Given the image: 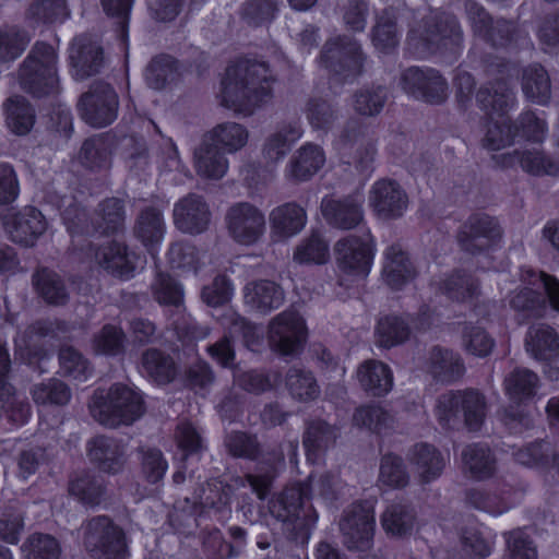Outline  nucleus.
Listing matches in <instances>:
<instances>
[{
	"instance_id": "f257e3e1",
	"label": "nucleus",
	"mask_w": 559,
	"mask_h": 559,
	"mask_svg": "<svg viewBox=\"0 0 559 559\" xmlns=\"http://www.w3.org/2000/svg\"><path fill=\"white\" fill-rule=\"evenodd\" d=\"M272 75L263 62L241 60L226 70L222 103L242 115H250L271 94Z\"/></svg>"
},
{
	"instance_id": "f03ea898",
	"label": "nucleus",
	"mask_w": 559,
	"mask_h": 559,
	"mask_svg": "<svg viewBox=\"0 0 559 559\" xmlns=\"http://www.w3.org/2000/svg\"><path fill=\"white\" fill-rule=\"evenodd\" d=\"M477 102L484 110L491 109L484 145L492 151L509 145L516 133L512 132L509 118L504 115V111L514 103V94L508 84L497 82L495 85L480 88L477 93Z\"/></svg>"
},
{
	"instance_id": "7ed1b4c3",
	"label": "nucleus",
	"mask_w": 559,
	"mask_h": 559,
	"mask_svg": "<svg viewBox=\"0 0 559 559\" xmlns=\"http://www.w3.org/2000/svg\"><path fill=\"white\" fill-rule=\"evenodd\" d=\"M340 285L349 287L364 281L370 273L374 258V242L369 233L349 235L334 246Z\"/></svg>"
},
{
	"instance_id": "20e7f679",
	"label": "nucleus",
	"mask_w": 559,
	"mask_h": 559,
	"mask_svg": "<svg viewBox=\"0 0 559 559\" xmlns=\"http://www.w3.org/2000/svg\"><path fill=\"white\" fill-rule=\"evenodd\" d=\"M484 396L474 390L448 392L440 395L435 407V416L443 427H452L464 416L469 430H478L485 419Z\"/></svg>"
},
{
	"instance_id": "39448f33",
	"label": "nucleus",
	"mask_w": 559,
	"mask_h": 559,
	"mask_svg": "<svg viewBox=\"0 0 559 559\" xmlns=\"http://www.w3.org/2000/svg\"><path fill=\"white\" fill-rule=\"evenodd\" d=\"M92 413L95 419L107 427L130 425L143 415V399L134 389L115 384L103 402L93 405Z\"/></svg>"
},
{
	"instance_id": "423d86ee",
	"label": "nucleus",
	"mask_w": 559,
	"mask_h": 559,
	"mask_svg": "<svg viewBox=\"0 0 559 559\" xmlns=\"http://www.w3.org/2000/svg\"><path fill=\"white\" fill-rule=\"evenodd\" d=\"M55 49L47 44H36L20 70V84L36 95H48L58 88Z\"/></svg>"
},
{
	"instance_id": "0eeeda50",
	"label": "nucleus",
	"mask_w": 559,
	"mask_h": 559,
	"mask_svg": "<svg viewBox=\"0 0 559 559\" xmlns=\"http://www.w3.org/2000/svg\"><path fill=\"white\" fill-rule=\"evenodd\" d=\"M525 286L514 296H509V305L515 310H533L537 314L545 308L546 297L554 309L559 311V281L544 272L527 270L523 274Z\"/></svg>"
},
{
	"instance_id": "6e6552de",
	"label": "nucleus",
	"mask_w": 559,
	"mask_h": 559,
	"mask_svg": "<svg viewBox=\"0 0 559 559\" xmlns=\"http://www.w3.org/2000/svg\"><path fill=\"white\" fill-rule=\"evenodd\" d=\"M267 338L274 352L282 355H295L302 348L306 342V322L294 310L283 311L271 320Z\"/></svg>"
},
{
	"instance_id": "1a4fd4ad",
	"label": "nucleus",
	"mask_w": 559,
	"mask_h": 559,
	"mask_svg": "<svg viewBox=\"0 0 559 559\" xmlns=\"http://www.w3.org/2000/svg\"><path fill=\"white\" fill-rule=\"evenodd\" d=\"M229 236L238 243L250 246L259 241L265 231V216L248 202L231 205L225 216Z\"/></svg>"
},
{
	"instance_id": "9d476101",
	"label": "nucleus",
	"mask_w": 559,
	"mask_h": 559,
	"mask_svg": "<svg viewBox=\"0 0 559 559\" xmlns=\"http://www.w3.org/2000/svg\"><path fill=\"white\" fill-rule=\"evenodd\" d=\"M118 96L105 83L94 84L79 102V111L82 119L92 127L103 128L117 118Z\"/></svg>"
},
{
	"instance_id": "9b49d317",
	"label": "nucleus",
	"mask_w": 559,
	"mask_h": 559,
	"mask_svg": "<svg viewBox=\"0 0 559 559\" xmlns=\"http://www.w3.org/2000/svg\"><path fill=\"white\" fill-rule=\"evenodd\" d=\"M374 525L373 504L365 501L352 506L345 512L340 526L349 549L366 550L371 546Z\"/></svg>"
},
{
	"instance_id": "f8f14e48",
	"label": "nucleus",
	"mask_w": 559,
	"mask_h": 559,
	"mask_svg": "<svg viewBox=\"0 0 559 559\" xmlns=\"http://www.w3.org/2000/svg\"><path fill=\"white\" fill-rule=\"evenodd\" d=\"M362 55L358 44L350 38H337L325 44L320 62L325 69L344 79L361 72Z\"/></svg>"
},
{
	"instance_id": "ddd939ff",
	"label": "nucleus",
	"mask_w": 559,
	"mask_h": 559,
	"mask_svg": "<svg viewBox=\"0 0 559 559\" xmlns=\"http://www.w3.org/2000/svg\"><path fill=\"white\" fill-rule=\"evenodd\" d=\"M3 227L12 241L32 247L47 230V222L37 209L26 206L17 212H8L3 216Z\"/></svg>"
},
{
	"instance_id": "4468645a",
	"label": "nucleus",
	"mask_w": 559,
	"mask_h": 559,
	"mask_svg": "<svg viewBox=\"0 0 559 559\" xmlns=\"http://www.w3.org/2000/svg\"><path fill=\"white\" fill-rule=\"evenodd\" d=\"M85 544L90 551H100L107 559H119L126 551L122 531L105 516L88 523Z\"/></svg>"
},
{
	"instance_id": "2eb2a0df",
	"label": "nucleus",
	"mask_w": 559,
	"mask_h": 559,
	"mask_svg": "<svg viewBox=\"0 0 559 559\" xmlns=\"http://www.w3.org/2000/svg\"><path fill=\"white\" fill-rule=\"evenodd\" d=\"M401 84L407 94L427 103L440 104L448 96L445 81L432 69L409 68L403 72Z\"/></svg>"
},
{
	"instance_id": "dca6fc26",
	"label": "nucleus",
	"mask_w": 559,
	"mask_h": 559,
	"mask_svg": "<svg viewBox=\"0 0 559 559\" xmlns=\"http://www.w3.org/2000/svg\"><path fill=\"white\" fill-rule=\"evenodd\" d=\"M96 263L111 275L129 280L142 267L144 260L123 243L109 242L99 247L95 253Z\"/></svg>"
},
{
	"instance_id": "f3484780",
	"label": "nucleus",
	"mask_w": 559,
	"mask_h": 559,
	"mask_svg": "<svg viewBox=\"0 0 559 559\" xmlns=\"http://www.w3.org/2000/svg\"><path fill=\"white\" fill-rule=\"evenodd\" d=\"M369 205L381 217L393 218L403 215L408 199L401 186L390 179L376 181L368 197Z\"/></svg>"
},
{
	"instance_id": "a211bd4d",
	"label": "nucleus",
	"mask_w": 559,
	"mask_h": 559,
	"mask_svg": "<svg viewBox=\"0 0 559 559\" xmlns=\"http://www.w3.org/2000/svg\"><path fill=\"white\" fill-rule=\"evenodd\" d=\"M306 210L295 202L274 207L269 215L270 236L273 241H287L301 233L307 224Z\"/></svg>"
},
{
	"instance_id": "6ab92c4d",
	"label": "nucleus",
	"mask_w": 559,
	"mask_h": 559,
	"mask_svg": "<svg viewBox=\"0 0 559 559\" xmlns=\"http://www.w3.org/2000/svg\"><path fill=\"white\" fill-rule=\"evenodd\" d=\"M210 218L209 206L198 195H188L175 204L174 222L177 228L183 233H203L210 224Z\"/></svg>"
},
{
	"instance_id": "aec40b11",
	"label": "nucleus",
	"mask_w": 559,
	"mask_h": 559,
	"mask_svg": "<svg viewBox=\"0 0 559 559\" xmlns=\"http://www.w3.org/2000/svg\"><path fill=\"white\" fill-rule=\"evenodd\" d=\"M86 450L90 461L105 473L117 474L124 466V447L112 438L97 436L87 442Z\"/></svg>"
},
{
	"instance_id": "412c9836",
	"label": "nucleus",
	"mask_w": 559,
	"mask_h": 559,
	"mask_svg": "<svg viewBox=\"0 0 559 559\" xmlns=\"http://www.w3.org/2000/svg\"><path fill=\"white\" fill-rule=\"evenodd\" d=\"M69 59L74 79L84 80L98 71L103 53L96 41L87 36H79L70 46Z\"/></svg>"
},
{
	"instance_id": "4be33fe9",
	"label": "nucleus",
	"mask_w": 559,
	"mask_h": 559,
	"mask_svg": "<svg viewBox=\"0 0 559 559\" xmlns=\"http://www.w3.org/2000/svg\"><path fill=\"white\" fill-rule=\"evenodd\" d=\"M361 206V198H347L343 201L324 198L321 202V212L330 225L340 229H350L362 222Z\"/></svg>"
},
{
	"instance_id": "5701e85b",
	"label": "nucleus",
	"mask_w": 559,
	"mask_h": 559,
	"mask_svg": "<svg viewBox=\"0 0 559 559\" xmlns=\"http://www.w3.org/2000/svg\"><path fill=\"white\" fill-rule=\"evenodd\" d=\"M9 367V355L0 345V417L5 416L13 424L23 425L28 420L31 409L14 395L13 388L4 381Z\"/></svg>"
},
{
	"instance_id": "b1692460",
	"label": "nucleus",
	"mask_w": 559,
	"mask_h": 559,
	"mask_svg": "<svg viewBox=\"0 0 559 559\" xmlns=\"http://www.w3.org/2000/svg\"><path fill=\"white\" fill-rule=\"evenodd\" d=\"M500 239V228L490 217H475L469 221L459 236L466 251L489 249Z\"/></svg>"
},
{
	"instance_id": "393cba45",
	"label": "nucleus",
	"mask_w": 559,
	"mask_h": 559,
	"mask_svg": "<svg viewBox=\"0 0 559 559\" xmlns=\"http://www.w3.org/2000/svg\"><path fill=\"white\" fill-rule=\"evenodd\" d=\"M540 385L538 374L527 368H515L503 381L506 395L516 405L535 400Z\"/></svg>"
},
{
	"instance_id": "a878e982",
	"label": "nucleus",
	"mask_w": 559,
	"mask_h": 559,
	"mask_svg": "<svg viewBox=\"0 0 559 559\" xmlns=\"http://www.w3.org/2000/svg\"><path fill=\"white\" fill-rule=\"evenodd\" d=\"M525 349L536 360L550 362L559 355V337L546 324H534L525 338Z\"/></svg>"
},
{
	"instance_id": "bb28decb",
	"label": "nucleus",
	"mask_w": 559,
	"mask_h": 559,
	"mask_svg": "<svg viewBox=\"0 0 559 559\" xmlns=\"http://www.w3.org/2000/svg\"><path fill=\"white\" fill-rule=\"evenodd\" d=\"M243 299L250 308L266 313L282 306L284 292L271 281L251 282L243 288Z\"/></svg>"
},
{
	"instance_id": "cd10ccee",
	"label": "nucleus",
	"mask_w": 559,
	"mask_h": 559,
	"mask_svg": "<svg viewBox=\"0 0 559 559\" xmlns=\"http://www.w3.org/2000/svg\"><path fill=\"white\" fill-rule=\"evenodd\" d=\"M70 17L66 0H29L26 21L34 27L61 24Z\"/></svg>"
},
{
	"instance_id": "c85d7f7f",
	"label": "nucleus",
	"mask_w": 559,
	"mask_h": 559,
	"mask_svg": "<svg viewBox=\"0 0 559 559\" xmlns=\"http://www.w3.org/2000/svg\"><path fill=\"white\" fill-rule=\"evenodd\" d=\"M409 461L415 474L423 483L438 478L445 465L442 454L427 443L416 444L409 454Z\"/></svg>"
},
{
	"instance_id": "c756f323",
	"label": "nucleus",
	"mask_w": 559,
	"mask_h": 559,
	"mask_svg": "<svg viewBox=\"0 0 559 559\" xmlns=\"http://www.w3.org/2000/svg\"><path fill=\"white\" fill-rule=\"evenodd\" d=\"M325 163V154L319 145L305 144L287 166V177L306 181L317 174Z\"/></svg>"
},
{
	"instance_id": "7c9ffc66",
	"label": "nucleus",
	"mask_w": 559,
	"mask_h": 559,
	"mask_svg": "<svg viewBox=\"0 0 559 559\" xmlns=\"http://www.w3.org/2000/svg\"><path fill=\"white\" fill-rule=\"evenodd\" d=\"M357 378L361 386L371 394H388L393 386V374L388 365L378 360H367L357 369Z\"/></svg>"
},
{
	"instance_id": "2f4dec72",
	"label": "nucleus",
	"mask_w": 559,
	"mask_h": 559,
	"mask_svg": "<svg viewBox=\"0 0 559 559\" xmlns=\"http://www.w3.org/2000/svg\"><path fill=\"white\" fill-rule=\"evenodd\" d=\"M194 166L201 177L219 179L228 169V160L205 136L194 151Z\"/></svg>"
},
{
	"instance_id": "473e14b6",
	"label": "nucleus",
	"mask_w": 559,
	"mask_h": 559,
	"mask_svg": "<svg viewBox=\"0 0 559 559\" xmlns=\"http://www.w3.org/2000/svg\"><path fill=\"white\" fill-rule=\"evenodd\" d=\"M134 234L154 257L156 247L160 245L165 235L162 213L155 207H147L141 212L135 223Z\"/></svg>"
},
{
	"instance_id": "72a5a7b5",
	"label": "nucleus",
	"mask_w": 559,
	"mask_h": 559,
	"mask_svg": "<svg viewBox=\"0 0 559 559\" xmlns=\"http://www.w3.org/2000/svg\"><path fill=\"white\" fill-rule=\"evenodd\" d=\"M414 275L406 253L399 245L390 246L384 252L382 276L392 288H400Z\"/></svg>"
},
{
	"instance_id": "f704fd0d",
	"label": "nucleus",
	"mask_w": 559,
	"mask_h": 559,
	"mask_svg": "<svg viewBox=\"0 0 559 559\" xmlns=\"http://www.w3.org/2000/svg\"><path fill=\"white\" fill-rule=\"evenodd\" d=\"M462 461L464 468L478 480L491 477L497 469L490 449L481 444L466 447L462 452Z\"/></svg>"
},
{
	"instance_id": "c9c22d12",
	"label": "nucleus",
	"mask_w": 559,
	"mask_h": 559,
	"mask_svg": "<svg viewBox=\"0 0 559 559\" xmlns=\"http://www.w3.org/2000/svg\"><path fill=\"white\" fill-rule=\"evenodd\" d=\"M308 498V487L297 484L286 488L274 501L270 510L272 514L283 522L299 516L305 500Z\"/></svg>"
},
{
	"instance_id": "e433bc0d",
	"label": "nucleus",
	"mask_w": 559,
	"mask_h": 559,
	"mask_svg": "<svg viewBox=\"0 0 559 559\" xmlns=\"http://www.w3.org/2000/svg\"><path fill=\"white\" fill-rule=\"evenodd\" d=\"M302 135L301 127L298 122L282 126L272 133L264 144L263 155L270 163L281 160L289 151L290 145Z\"/></svg>"
},
{
	"instance_id": "4c0bfd02",
	"label": "nucleus",
	"mask_w": 559,
	"mask_h": 559,
	"mask_svg": "<svg viewBox=\"0 0 559 559\" xmlns=\"http://www.w3.org/2000/svg\"><path fill=\"white\" fill-rule=\"evenodd\" d=\"M139 370L144 377L159 384L170 382L176 373L171 358L157 349L143 353Z\"/></svg>"
},
{
	"instance_id": "58836bf2",
	"label": "nucleus",
	"mask_w": 559,
	"mask_h": 559,
	"mask_svg": "<svg viewBox=\"0 0 559 559\" xmlns=\"http://www.w3.org/2000/svg\"><path fill=\"white\" fill-rule=\"evenodd\" d=\"M428 371L438 380L450 382L464 371V365L459 355L451 350L433 348L430 352Z\"/></svg>"
},
{
	"instance_id": "ea45409f",
	"label": "nucleus",
	"mask_w": 559,
	"mask_h": 559,
	"mask_svg": "<svg viewBox=\"0 0 559 559\" xmlns=\"http://www.w3.org/2000/svg\"><path fill=\"white\" fill-rule=\"evenodd\" d=\"M205 138L214 145H219L226 153H236L246 146L249 132L239 123L225 122L216 126Z\"/></svg>"
},
{
	"instance_id": "a19ab883",
	"label": "nucleus",
	"mask_w": 559,
	"mask_h": 559,
	"mask_svg": "<svg viewBox=\"0 0 559 559\" xmlns=\"http://www.w3.org/2000/svg\"><path fill=\"white\" fill-rule=\"evenodd\" d=\"M516 163L521 167L533 175H557L559 173V165L546 160L539 151L536 148L525 150L521 155L515 152L513 155H502L501 165L504 167L514 166Z\"/></svg>"
},
{
	"instance_id": "79ce46f5",
	"label": "nucleus",
	"mask_w": 559,
	"mask_h": 559,
	"mask_svg": "<svg viewBox=\"0 0 559 559\" xmlns=\"http://www.w3.org/2000/svg\"><path fill=\"white\" fill-rule=\"evenodd\" d=\"M469 20L476 33L488 37L493 45H504L508 38L500 34L511 32L512 24L509 22H498L497 26H492L491 20L481 7L476 3H471L467 8Z\"/></svg>"
},
{
	"instance_id": "37998d69",
	"label": "nucleus",
	"mask_w": 559,
	"mask_h": 559,
	"mask_svg": "<svg viewBox=\"0 0 559 559\" xmlns=\"http://www.w3.org/2000/svg\"><path fill=\"white\" fill-rule=\"evenodd\" d=\"M329 258V245L318 233L301 240L293 255V260L299 264H324Z\"/></svg>"
},
{
	"instance_id": "c03bdc74",
	"label": "nucleus",
	"mask_w": 559,
	"mask_h": 559,
	"mask_svg": "<svg viewBox=\"0 0 559 559\" xmlns=\"http://www.w3.org/2000/svg\"><path fill=\"white\" fill-rule=\"evenodd\" d=\"M5 112L7 124L13 133L23 135L33 128L35 116L23 97H11L7 103Z\"/></svg>"
},
{
	"instance_id": "a18cd8bd",
	"label": "nucleus",
	"mask_w": 559,
	"mask_h": 559,
	"mask_svg": "<svg viewBox=\"0 0 559 559\" xmlns=\"http://www.w3.org/2000/svg\"><path fill=\"white\" fill-rule=\"evenodd\" d=\"M523 92L527 98L537 104H546L550 97V82L540 66L528 67L523 75Z\"/></svg>"
},
{
	"instance_id": "49530a36",
	"label": "nucleus",
	"mask_w": 559,
	"mask_h": 559,
	"mask_svg": "<svg viewBox=\"0 0 559 559\" xmlns=\"http://www.w3.org/2000/svg\"><path fill=\"white\" fill-rule=\"evenodd\" d=\"M409 326L397 316H386L379 320L376 336L380 346L392 347L407 340Z\"/></svg>"
},
{
	"instance_id": "de8ad7c7",
	"label": "nucleus",
	"mask_w": 559,
	"mask_h": 559,
	"mask_svg": "<svg viewBox=\"0 0 559 559\" xmlns=\"http://www.w3.org/2000/svg\"><path fill=\"white\" fill-rule=\"evenodd\" d=\"M34 285L41 297L49 304H63L68 297L59 275L48 269H41L34 275Z\"/></svg>"
},
{
	"instance_id": "09e8293b",
	"label": "nucleus",
	"mask_w": 559,
	"mask_h": 559,
	"mask_svg": "<svg viewBox=\"0 0 559 559\" xmlns=\"http://www.w3.org/2000/svg\"><path fill=\"white\" fill-rule=\"evenodd\" d=\"M154 299L160 305L180 307L183 302V288L170 275L158 272L151 284Z\"/></svg>"
},
{
	"instance_id": "8fccbe9b",
	"label": "nucleus",
	"mask_w": 559,
	"mask_h": 559,
	"mask_svg": "<svg viewBox=\"0 0 559 559\" xmlns=\"http://www.w3.org/2000/svg\"><path fill=\"white\" fill-rule=\"evenodd\" d=\"M124 334L112 324L104 325L93 337L91 347L97 355L117 356L122 353Z\"/></svg>"
},
{
	"instance_id": "3c124183",
	"label": "nucleus",
	"mask_w": 559,
	"mask_h": 559,
	"mask_svg": "<svg viewBox=\"0 0 559 559\" xmlns=\"http://www.w3.org/2000/svg\"><path fill=\"white\" fill-rule=\"evenodd\" d=\"M60 374L75 382H84L92 374L88 361L75 349L67 347L59 355Z\"/></svg>"
},
{
	"instance_id": "603ef678",
	"label": "nucleus",
	"mask_w": 559,
	"mask_h": 559,
	"mask_svg": "<svg viewBox=\"0 0 559 559\" xmlns=\"http://www.w3.org/2000/svg\"><path fill=\"white\" fill-rule=\"evenodd\" d=\"M69 492L85 504H97L104 493V487L98 478L84 472L70 480Z\"/></svg>"
},
{
	"instance_id": "864d4df0",
	"label": "nucleus",
	"mask_w": 559,
	"mask_h": 559,
	"mask_svg": "<svg viewBox=\"0 0 559 559\" xmlns=\"http://www.w3.org/2000/svg\"><path fill=\"white\" fill-rule=\"evenodd\" d=\"M168 257L173 267L194 273L200 272L205 260H209L206 253H200L193 246L183 242H175L169 249Z\"/></svg>"
},
{
	"instance_id": "5fc2aeb1",
	"label": "nucleus",
	"mask_w": 559,
	"mask_h": 559,
	"mask_svg": "<svg viewBox=\"0 0 559 559\" xmlns=\"http://www.w3.org/2000/svg\"><path fill=\"white\" fill-rule=\"evenodd\" d=\"M286 385L293 397L299 401L314 400L319 393V385L311 372L292 368L286 377Z\"/></svg>"
},
{
	"instance_id": "6e6d98bb",
	"label": "nucleus",
	"mask_w": 559,
	"mask_h": 559,
	"mask_svg": "<svg viewBox=\"0 0 559 559\" xmlns=\"http://www.w3.org/2000/svg\"><path fill=\"white\" fill-rule=\"evenodd\" d=\"M414 515L402 503H392L386 507L381 518L383 530L393 536H402L413 527Z\"/></svg>"
},
{
	"instance_id": "4d7b16f0",
	"label": "nucleus",
	"mask_w": 559,
	"mask_h": 559,
	"mask_svg": "<svg viewBox=\"0 0 559 559\" xmlns=\"http://www.w3.org/2000/svg\"><path fill=\"white\" fill-rule=\"evenodd\" d=\"M177 78L176 61L169 56H160L148 64L145 79L150 87L160 90Z\"/></svg>"
},
{
	"instance_id": "13d9d810",
	"label": "nucleus",
	"mask_w": 559,
	"mask_h": 559,
	"mask_svg": "<svg viewBox=\"0 0 559 559\" xmlns=\"http://www.w3.org/2000/svg\"><path fill=\"white\" fill-rule=\"evenodd\" d=\"M25 559H58L60 547L50 535L33 534L22 546Z\"/></svg>"
},
{
	"instance_id": "bf43d9fd",
	"label": "nucleus",
	"mask_w": 559,
	"mask_h": 559,
	"mask_svg": "<svg viewBox=\"0 0 559 559\" xmlns=\"http://www.w3.org/2000/svg\"><path fill=\"white\" fill-rule=\"evenodd\" d=\"M32 396L38 405H63L69 402L71 393L69 388L60 380L50 379L47 382L34 385Z\"/></svg>"
},
{
	"instance_id": "052dcab7",
	"label": "nucleus",
	"mask_w": 559,
	"mask_h": 559,
	"mask_svg": "<svg viewBox=\"0 0 559 559\" xmlns=\"http://www.w3.org/2000/svg\"><path fill=\"white\" fill-rule=\"evenodd\" d=\"M462 344L468 354L476 357H486L493 349L495 341L484 328L467 324L463 331Z\"/></svg>"
},
{
	"instance_id": "680f3d73",
	"label": "nucleus",
	"mask_w": 559,
	"mask_h": 559,
	"mask_svg": "<svg viewBox=\"0 0 559 559\" xmlns=\"http://www.w3.org/2000/svg\"><path fill=\"white\" fill-rule=\"evenodd\" d=\"M337 437L336 430L323 421H317L311 424L304 439V445L307 451V456L310 460L311 455L317 451H320L331 443Z\"/></svg>"
},
{
	"instance_id": "e2e57ef3",
	"label": "nucleus",
	"mask_w": 559,
	"mask_h": 559,
	"mask_svg": "<svg viewBox=\"0 0 559 559\" xmlns=\"http://www.w3.org/2000/svg\"><path fill=\"white\" fill-rule=\"evenodd\" d=\"M28 41L29 35L14 26L0 29V61L20 57Z\"/></svg>"
},
{
	"instance_id": "0e129e2a",
	"label": "nucleus",
	"mask_w": 559,
	"mask_h": 559,
	"mask_svg": "<svg viewBox=\"0 0 559 559\" xmlns=\"http://www.w3.org/2000/svg\"><path fill=\"white\" fill-rule=\"evenodd\" d=\"M440 288L453 300L467 301L476 295L478 286L471 276L455 273L445 278Z\"/></svg>"
},
{
	"instance_id": "69168bd1",
	"label": "nucleus",
	"mask_w": 559,
	"mask_h": 559,
	"mask_svg": "<svg viewBox=\"0 0 559 559\" xmlns=\"http://www.w3.org/2000/svg\"><path fill=\"white\" fill-rule=\"evenodd\" d=\"M379 481L392 488L403 487L408 483V475L400 456L393 454L383 456L380 465Z\"/></svg>"
},
{
	"instance_id": "338daca9",
	"label": "nucleus",
	"mask_w": 559,
	"mask_h": 559,
	"mask_svg": "<svg viewBox=\"0 0 559 559\" xmlns=\"http://www.w3.org/2000/svg\"><path fill=\"white\" fill-rule=\"evenodd\" d=\"M461 545L468 556L484 558L490 554V542L484 528L477 524H472L462 531Z\"/></svg>"
},
{
	"instance_id": "774afa93",
	"label": "nucleus",
	"mask_w": 559,
	"mask_h": 559,
	"mask_svg": "<svg viewBox=\"0 0 559 559\" xmlns=\"http://www.w3.org/2000/svg\"><path fill=\"white\" fill-rule=\"evenodd\" d=\"M461 28L456 22V20L447 15L444 21L437 25V32L429 31L424 38L427 45H437L442 44V46H450L451 49L457 48L461 43Z\"/></svg>"
}]
</instances>
